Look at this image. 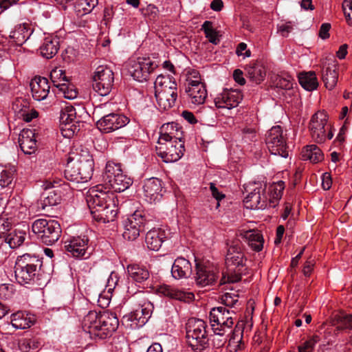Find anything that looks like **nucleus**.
Wrapping results in <instances>:
<instances>
[{"label": "nucleus", "instance_id": "f257e3e1", "mask_svg": "<svg viewBox=\"0 0 352 352\" xmlns=\"http://www.w3.org/2000/svg\"><path fill=\"white\" fill-rule=\"evenodd\" d=\"M86 200L91 214L96 221L106 223L114 221L117 214L114 195L104 191L102 184L91 188Z\"/></svg>", "mask_w": 352, "mask_h": 352}, {"label": "nucleus", "instance_id": "f03ea898", "mask_svg": "<svg viewBox=\"0 0 352 352\" xmlns=\"http://www.w3.org/2000/svg\"><path fill=\"white\" fill-rule=\"evenodd\" d=\"M119 325L118 318L115 313L109 311L97 312L90 311L82 321V327L91 338L101 340L111 336Z\"/></svg>", "mask_w": 352, "mask_h": 352}, {"label": "nucleus", "instance_id": "7ed1b4c3", "mask_svg": "<svg viewBox=\"0 0 352 352\" xmlns=\"http://www.w3.org/2000/svg\"><path fill=\"white\" fill-rule=\"evenodd\" d=\"M246 261L241 242L239 239L232 241L228 248L225 261L229 272L233 271L234 274L231 273L226 276L223 273L220 285H224L227 283H236L241 280V274L246 270Z\"/></svg>", "mask_w": 352, "mask_h": 352}, {"label": "nucleus", "instance_id": "20e7f679", "mask_svg": "<svg viewBox=\"0 0 352 352\" xmlns=\"http://www.w3.org/2000/svg\"><path fill=\"white\" fill-rule=\"evenodd\" d=\"M155 96L161 110H168L175 106L177 98V85L173 76L159 75L154 82Z\"/></svg>", "mask_w": 352, "mask_h": 352}, {"label": "nucleus", "instance_id": "39448f33", "mask_svg": "<svg viewBox=\"0 0 352 352\" xmlns=\"http://www.w3.org/2000/svg\"><path fill=\"white\" fill-rule=\"evenodd\" d=\"M207 324L201 319L191 318L186 324V342L195 352H201L208 346Z\"/></svg>", "mask_w": 352, "mask_h": 352}, {"label": "nucleus", "instance_id": "423d86ee", "mask_svg": "<svg viewBox=\"0 0 352 352\" xmlns=\"http://www.w3.org/2000/svg\"><path fill=\"white\" fill-rule=\"evenodd\" d=\"M42 261L34 255L24 254L19 256L14 266L16 280L21 285L29 283L41 267Z\"/></svg>", "mask_w": 352, "mask_h": 352}, {"label": "nucleus", "instance_id": "0eeeda50", "mask_svg": "<svg viewBox=\"0 0 352 352\" xmlns=\"http://www.w3.org/2000/svg\"><path fill=\"white\" fill-rule=\"evenodd\" d=\"M32 230L47 245L56 243L61 234L60 226L55 220L37 219L32 223Z\"/></svg>", "mask_w": 352, "mask_h": 352}, {"label": "nucleus", "instance_id": "6e6552de", "mask_svg": "<svg viewBox=\"0 0 352 352\" xmlns=\"http://www.w3.org/2000/svg\"><path fill=\"white\" fill-rule=\"evenodd\" d=\"M309 130L311 138L318 144L324 143L333 136L331 126L328 124V115L324 111H318L312 116Z\"/></svg>", "mask_w": 352, "mask_h": 352}, {"label": "nucleus", "instance_id": "1a4fd4ad", "mask_svg": "<svg viewBox=\"0 0 352 352\" xmlns=\"http://www.w3.org/2000/svg\"><path fill=\"white\" fill-rule=\"evenodd\" d=\"M93 89L100 96H107L111 91L114 76L112 70L105 65L98 66L93 75Z\"/></svg>", "mask_w": 352, "mask_h": 352}, {"label": "nucleus", "instance_id": "9d476101", "mask_svg": "<svg viewBox=\"0 0 352 352\" xmlns=\"http://www.w3.org/2000/svg\"><path fill=\"white\" fill-rule=\"evenodd\" d=\"M184 140H172L157 142L156 152L164 162H174L179 160L184 155Z\"/></svg>", "mask_w": 352, "mask_h": 352}, {"label": "nucleus", "instance_id": "9b49d317", "mask_svg": "<svg viewBox=\"0 0 352 352\" xmlns=\"http://www.w3.org/2000/svg\"><path fill=\"white\" fill-rule=\"evenodd\" d=\"M267 148L272 155H280L286 158L288 151L283 130L280 126H273L267 133L265 138Z\"/></svg>", "mask_w": 352, "mask_h": 352}, {"label": "nucleus", "instance_id": "f8f14e48", "mask_svg": "<svg viewBox=\"0 0 352 352\" xmlns=\"http://www.w3.org/2000/svg\"><path fill=\"white\" fill-rule=\"evenodd\" d=\"M146 219L143 211L136 210L123 223V237L128 241H134L144 230Z\"/></svg>", "mask_w": 352, "mask_h": 352}, {"label": "nucleus", "instance_id": "ddd939ff", "mask_svg": "<svg viewBox=\"0 0 352 352\" xmlns=\"http://www.w3.org/2000/svg\"><path fill=\"white\" fill-rule=\"evenodd\" d=\"M59 119L61 134L65 138H71L80 131L76 121V109L72 105L65 106L61 109Z\"/></svg>", "mask_w": 352, "mask_h": 352}, {"label": "nucleus", "instance_id": "4468645a", "mask_svg": "<svg viewBox=\"0 0 352 352\" xmlns=\"http://www.w3.org/2000/svg\"><path fill=\"white\" fill-rule=\"evenodd\" d=\"M155 67L156 65L149 58H139L131 61L129 72L135 80L142 82L147 80Z\"/></svg>", "mask_w": 352, "mask_h": 352}, {"label": "nucleus", "instance_id": "2eb2a0df", "mask_svg": "<svg viewBox=\"0 0 352 352\" xmlns=\"http://www.w3.org/2000/svg\"><path fill=\"white\" fill-rule=\"evenodd\" d=\"M129 122V119L124 115L109 113L97 121L98 129L103 133H111L116 131Z\"/></svg>", "mask_w": 352, "mask_h": 352}, {"label": "nucleus", "instance_id": "dca6fc26", "mask_svg": "<svg viewBox=\"0 0 352 352\" xmlns=\"http://www.w3.org/2000/svg\"><path fill=\"white\" fill-rule=\"evenodd\" d=\"M337 65V60L333 56L326 57L322 62V80L329 90L333 89L338 82Z\"/></svg>", "mask_w": 352, "mask_h": 352}, {"label": "nucleus", "instance_id": "f3484780", "mask_svg": "<svg viewBox=\"0 0 352 352\" xmlns=\"http://www.w3.org/2000/svg\"><path fill=\"white\" fill-rule=\"evenodd\" d=\"M242 100L243 94L241 91L225 89L221 93L217 95L214 102L217 108L231 109L238 107Z\"/></svg>", "mask_w": 352, "mask_h": 352}, {"label": "nucleus", "instance_id": "a211bd4d", "mask_svg": "<svg viewBox=\"0 0 352 352\" xmlns=\"http://www.w3.org/2000/svg\"><path fill=\"white\" fill-rule=\"evenodd\" d=\"M210 321L211 326L215 324V327L219 329H230L234 324L231 313L228 309L223 307H214L210 313Z\"/></svg>", "mask_w": 352, "mask_h": 352}, {"label": "nucleus", "instance_id": "6ab92c4d", "mask_svg": "<svg viewBox=\"0 0 352 352\" xmlns=\"http://www.w3.org/2000/svg\"><path fill=\"white\" fill-rule=\"evenodd\" d=\"M196 283L201 287L211 285L218 278V271L213 267L199 263L196 264Z\"/></svg>", "mask_w": 352, "mask_h": 352}, {"label": "nucleus", "instance_id": "aec40b11", "mask_svg": "<svg viewBox=\"0 0 352 352\" xmlns=\"http://www.w3.org/2000/svg\"><path fill=\"white\" fill-rule=\"evenodd\" d=\"M162 181L158 178L152 177L146 179L143 186L144 197L150 203L160 201L162 197Z\"/></svg>", "mask_w": 352, "mask_h": 352}, {"label": "nucleus", "instance_id": "412c9836", "mask_svg": "<svg viewBox=\"0 0 352 352\" xmlns=\"http://www.w3.org/2000/svg\"><path fill=\"white\" fill-rule=\"evenodd\" d=\"M81 152L82 153H77L74 158L85 182L91 178L94 163L92 156L87 151L82 150Z\"/></svg>", "mask_w": 352, "mask_h": 352}, {"label": "nucleus", "instance_id": "4be33fe9", "mask_svg": "<svg viewBox=\"0 0 352 352\" xmlns=\"http://www.w3.org/2000/svg\"><path fill=\"white\" fill-rule=\"evenodd\" d=\"M156 291L160 295L184 302L192 301L195 297L192 292H186L175 287L165 284L157 286Z\"/></svg>", "mask_w": 352, "mask_h": 352}, {"label": "nucleus", "instance_id": "5701e85b", "mask_svg": "<svg viewBox=\"0 0 352 352\" xmlns=\"http://www.w3.org/2000/svg\"><path fill=\"white\" fill-rule=\"evenodd\" d=\"M89 239L86 236L73 237L65 242V250L76 258L83 257L87 254Z\"/></svg>", "mask_w": 352, "mask_h": 352}, {"label": "nucleus", "instance_id": "b1692460", "mask_svg": "<svg viewBox=\"0 0 352 352\" xmlns=\"http://www.w3.org/2000/svg\"><path fill=\"white\" fill-rule=\"evenodd\" d=\"M160 135L157 142L172 140H184V132L181 126L175 122L164 124L160 128Z\"/></svg>", "mask_w": 352, "mask_h": 352}, {"label": "nucleus", "instance_id": "393cba45", "mask_svg": "<svg viewBox=\"0 0 352 352\" xmlns=\"http://www.w3.org/2000/svg\"><path fill=\"white\" fill-rule=\"evenodd\" d=\"M186 92L191 103L195 104H204L208 96L205 83H200L199 81L189 82V85L186 87Z\"/></svg>", "mask_w": 352, "mask_h": 352}, {"label": "nucleus", "instance_id": "a878e982", "mask_svg": "<svg viewBox=\"0 0 352 352\" xmlns=\"http://www.w3.org/2000/svg\"><path fill=\"white\" fill-rule=\"evenodd\" d=\"M30 86L32 97L36 100H45L50 93L49 81L45 77L35 76L32 79Z\"/></svg>", "mask_w": 352, "mask_h": 352}, {"label": "nucleus", "instance_id": "bb28decb", "mask_svg": "<svg viewBox=\"0 0 352 352\" xmlns=\"http://www.w3.org/2000/svg\"><path fill=\"white\" fill-rule=\"evenodd\" d=\"M153 310V305L148 300H144L142 304L131 313L130 320L135 322L137 326H142L150 318Z\"/></svg>", "mask_w": 352, "mask_h": 352}, {"label": "nucleus", "instance_id": "cd10ccee", "mask_svg": "<svg viewBox=\"0 0 352 352\" xmlns=\"http://www.w3.org/2000/svg\"><path fill=\"white\" fill-rule=\"evenodd\" d=\"M241 236L255 252H260L263 248L264 239L261 231L258 230H241L239 231Z\"/></svg>", "mask_w": 352, "mask_h": 352}, {"label": "nucleus", "instance_id": "c85d7f7f", "mask_svg": "<svg viewBox=\"0 0 352 352\" xmlns=\"http://www.w3.org/2000/svg\"><path fill=\"white\" fill-rule=\"evenodd\" d=\"M19 142L21 150L25 154H32L36 150V140L32 129L22 130L19 134Z\"/></svg>", "mask_w": 352, "mask_h": 352}, {"label": "nucleus", "instance_id": "c756f323", "mask_svg": "<svg viewBox=\"0 0 352 352\" xmlns=\"http://www.w3.org/2000/svg\"><path fill=\"white\" fill-rule=\"evenodd\" d=\"M165 237L164 230L160 228H153L146 233L145 243L149 250L157 251L161 248Z\"/></svg>", "mask_w": 352, "mask_h": 352}, {"label": "nucleus", "instance_id": "7c9ffc66", "mask_svg": "<svg viewBox=\"0 0 352 352\" xmlns=\"http://www.w3.org/2000/svg\"><path fill=\"white\" fill-rule=\"evenodd\" d=\"M33 30L28 24L17 25L10 35V42L16 45L21 46L31 36Z\"/></svg>", "mask_w": 352, "mask_h": 352}, {"label": "nucleus", "instance_id": "2f4dec72", "mask_svg": "<svg viewBox=\"0 0 352 352\" xmlns=\"http://www.w3.org/2000/svg\"><path fill=\"white\" fill-rule=\"evenodd\" d=\"M192 271L191 264L184 258L179 257L175 260L171 273L175 278L179 279L187 277Z\"/></svg>", "mask_w": 352, "mask_h": 352}, {"label": "nucleus", "instance_id": "473e14b6", "mask_svg": "<svg viewBox=\"0 0 352 352\" xmlns=\"http://www.w3.org/2000/svg\"><path fill=\"white\" fill-rule=\"evenodd\" d=\"M50 188L49 185L45 187L46 192L43 193V200L41 201L40 205L43 210L50 206H56L61 201V195L60 190L54 189L55 186Z\"/></svg>", "mask_w": 352, "mask_h": 352}, {"label": "nucleus", "instance_id": "72a5a7b5", "mask_svg": "<svg viewBox=\"0 0 352 352\" xmlns=\"http://www.w3.org/2000/svg\"><path fill=\"white\" fill-rule=\"evenodd\" d=\"M114 182H111L107 186H103V190L109 192H111V190L120 192L128 189L133 184L132 179L124 174V173L118 175L117 178L114 179Z\"/></svg>", "mask_w": 352, "mask_h": 352}, {"label": "nucleus", "instance_id": "f704fd0d", "mask_svg": "<svg viewBox=\"0 0 352 352\" xmlns=\"http://www.w3.org/2000/svg\"><path fill=\"white\" fill-rule=\"evenodd\" d=\"M58 50L59 42L56 38L46 37L40 47L41 56L47 59L54 57Z\"/></svg>", "mask_w": 352, "mask_h": 352}, {"label": "nucleus", "instance_id": "c9c22d12", "mask_svg": "<svg viewBox=\"0 0 352 352\" xmlns=\"http://www.w3.org/2000/svg\"><path fill=\"white\" fill-rule=\"evenodd\" d=\"M127 272L134 281L140 283L147 280L150 276L148 270L145 266L138 264L128 265Z\"/></svg>", "mask_w": 352, "mask_h": 352}, {"label": "nucleus", "instance_id": "e433bc0d", "mask_svg": "<svg viewBox=\"0 0 352 352\" xmlns=\"http://www.w3.org/2000/svg\"><path fill=\"white\" fill-rule=\"evenodd\" d=\"M245 69L246 76L256 84H260L265 78L266 71L261 64H250Z\"/></svg>", "mask_w": 352, "mask_h": 352}, {"label": "nucleus", "instance_id": "4c0bfd02", "mask_svg": "<svg viewBox=\"0 0 352 352\" xmlns=\"http://www.w3.org/2000/svg\"><path fill=\"white\" fill-rule=\"evenodd\" d=\"M122 169L120 164L114 163L113 162H108L106 164L105 170L102 175V179L107 186L111 182H115L114 179L117 178L118 175L122 173Z\"/></svg>", "mask_w": 352, "mask_h": 352}, {"label": "nucleus", "instance_id": "58836bf2", "mask_svg": "<svg viewBox=\"0 0 352 352\" xmlns=\"http://www.w3.org/2000/svg\"><path fill=\"white\" fill-rule=\"evenodd\" d=\"M25 236L26 232L23 230L12 229L3 241L7 243L11 248L14 249L23 243Z\"/></svg>", "mask_w": 352, "mask_h": 352}, {"label": "nucleus", "instance_id": "ea45409f", "mask_svg": "<svg viewBox=\"0 0 352 352\" xmlns=\"http://www.w3.org/2000/svg\"><path fill=\"white\" fill-rule=\"evenodd\" d=\"M300 85L307 91H313L318 86V79L314 72H302L298 76Z\"/></svg>", "mask_w": 352, "mask_h": 352}, {"label": "nucleus", "instance_id": "a19ab883", "mask_svg": "<svg viewBox=\"0 0 352 352\" xmlns=\"http://www.w3.org/2000/svg\"><path fill=\"white\" fill-rule=\"evenodd\" d=\"M303 160H310L313 163H318L323 160V154L321 150L315 144L308 145L302 152Z\"/></svg>", "mask_w": 352, "mask_h": 352}, {"label": "nucleus", "instance_id": "79ce46f5", "mask_svg": "<svg viewBox=\"0 0 352 352\" xmlns=\"http://www.w3.org/2000/svg\"><path fill=\"white\" fill-rule=\"evenodd\" d=\"M67 179L76 182H84L74 157H70L65 170Z\"/></svg>", "mask_w": 352, "mask_h": 352}, {"label": "nucleus", "instance_id": "37998d69", "mask_svg": "<svg viewBox=\"0 0 352 352\" xmlns=\"http://www.w3.org/2000/svg\"><path fill=\"white\" fill-rule=\"evenodd\" d=\"M98 0H76L74 9L78 16H82L90 13L98 5Z\"/></svg>", "mask_w": 352, "mask_h": 352}, {"label": "nucleus", "instance_id": "c03bdc74", "mask_svg": "<svg viewBox=\"0 0 352 352\" xmlns=\"http://www.w3.org/2000/svg\"><path fill=\"white\" fill-rule=\"evenodd\" d=\"M261 188H256L245 197L243 202L247 208L258 209L264 206L261 203Z\"/></svg>", "mask_w": 352, "mask_h": 352}, {"label": "nucleus", "instance_id": "a18cd8bd", "mask_svg": "<svg viewBox=\"0 0 352 352\" xmlns=\"http://www.w3.org/2000/svg\"><path fill=\"white\" fill-rule=\"evenodd\" d=\"M11 323L12 325L17 329H28L33 324V322L30 320V318H28L27 315L20 311L12 315Z\"/></svg>", "mask_w": 352, "mask_h": 352}, {"label": "nucleus", "instance_id": "49530a36", "mask_svg": "<svg viewBox=\"0 0 352 352\" xmlns=\"http://www.w3.org/2000/svg\"><path fill=\"white\" fill-rule=\"evenodd\" d=\"M333 324L338 330L350 331L352 327V315L340 313L335 316Z\"/></svg>", "mask_w": 352, "mask_h": 352}, {"label": "nucleus", "instance_id": "de8ad7c7", "mask_svg": "<svg viewBox=\"0 0 352 352\" xmlns=\"http://www.w3.org/2000/svg\"><path fill=\"white\" fill-rule=\"evenodd\" d=\"M212 329L214 334L212 336V342L214 347L219 349L222 347L227 341L225 334L226 330L215 327V324H212Z\"/></svg>", "mask_w": 352, "mask_h": 352}, {"label": "nucleus", "instance_id": "09e8293b", "mask_svg": "<svg viewBox=\"0 0 352 352\" xmlns=\"http://www.w3.org/2000/svg\"><path fill=\"white\" fill-rule=\"evenodd\" d=\"M59 86L58 87L59 93L62 94L64 98L72 100L77 97L78 91L74 85L66 82Z\"/></svg>", "mask_w": 352, "mask_h": 352}, {"label": "nucleus", "instance_id": "8fccbe9b", "mask_svg": "<svg viewBox=\"0 0 352 352\" xmlns=\"http://www.w3.org/2000/svg\"><path fill=\"white\" fill-rule=\"evenodd\" d=\"M50 79L56 87H59V85L68 82L65 72L61 68L56 67L50 72Z\"/></svg>", "mask_w": 352, "mask_h": 352}, {"label": "nucleus", "instance_id": "3c124183", "mask_svg": "<svg viewBox=\"0 0 352 352\" xmlns=\"http://www.w3.org/2000/svg\"><path fill=\"white\" fill-rule=\"evenodd\" d=\"M202 30L205 33L206 37L210 43L217 44L219 41L217 37V32L213 28L211 21H206L202 25Z\"/></svg>", "mask_w": 352, "mask_h": 352}, {"label": "nucleus", "instance_id": "603ef678", "mask_svg": "<svg viewBox=\"0 0 352 352\" xmlns=\"http://www.w3.org/2000/svg\"><path fill=\"white\" fill-rule=\"evenodd\" d=\"M13 180V171L0 165V186L1 188L8 187Z\"/></svg>", "mask_w": 352, "mask_h": 352}, {"label": "nucleus", "instance_id": "864d4df0", "mask_svg": "<svg viewBox=\"0 0 352 352\" xmlns=\"http://www.w3.org/2000/svg\"><path fill=\"white\" fill-rule=\"evenodd\" d=\"M142 14L151 21H155L158 17L159 10L153 4H148L146 8L140 9Z\"/></svg>", "mask_w": 352, "mask_h": 352}, {"label": "nucleus", "instance_id": "5fc2aeb1", "mask_svg": "<svg viewBox=\"0 0 352 352\" xmlns=\"http://www.w3.org/2000/svg\"><path fill=\"white\" fill-rule=\"evenodd\" d=\"M12 229V223L8 218L0 217V239L4 241Z\"/></svg>", "mask_w": 352, "mask_h": 352}, {"label": "nucleus", "instance_id": "6e6d98bb", "mask_svg": "<svg viewBox=\"0 0 352 352\" xmlns=\"http://www.w3.org/2000/svg\"><path fill=\"white\" fill-rule=\"evenodd\" d=\"M320 340L318 336H314L298 346L299 352H312L315 344Z\"/></svg>", "mask_w": 352, "mask_h": 352}, {"label": "nucleus", "instance_id": "4d7b16f0", "mask_svg": "<svg viewBox=\"0 0 352 352\" xmlns=\"http://www.w3.org/2000/svg\"><path fill=\"white\" fill-rule=\"evenodd\" d=\"M239 296L232 293H226L221 298V302L226 307H233L238 302Z\"/></svg>", "mask_w": 352, "mask_h": 352}, {"label": "nucleus", "instance_id": "13d9d810", "mask_svg": "<svg viewBox=\"0 0 352 352\" xmlns=\"http://www.w3.org/2000/svg\"><path fill=\"white\" fill-rule=\"evenodd\" d=\"M14 293V286L10 284H1L0 285V298L2 299L10 298Z\"/></svg>", "mask_w": 352, "mask_h": 352}, {"label": "nucleus", "instance_id": "bf43d9fd", "mask_svg": "<svg viewBox=\"0 0 352 352\" xmlns=\"http://www.w3.org/2000/svg\"><path fill=\"white\" fill-rule=\"evenodd\" d=\"M342 8L348 24L351 25L352 23L351 19V11H352V0H344Z\"/></svg>", "mask_w": 352, "mask_h": 352}, {"label": "nucleus", "instance_id": "052dcab7", "mask_svg": "<svg viewBox=\"0 0 352 352\" xmlns=\"http://www.w3.org/2000/svg\"><path fill=\"white\" fill-rule=\"evenodd\" d=\"M28 108V103L23 98H17L12 104V109L19 113H22Z\"/></svg>", "mask_w": 352, "mask_h": 352}, {"label": "nucleus", "instance_id": "680f3d73", "mask_svg": "<svg viewBox=\"0 0 352 352\" xmlns=\"http://www.w3.org/2000/svg\"><path fill=\"white\" fill-rule=\"evenodd\" d=\"M349 118H346L344 124H342V127L340 129L339 133L336 138L337 140L340 142V143L343 142L345 140V133L347 131L349 126Z\"/></svg>", "mask_w": 352, "mask_h": 352}, {"label": "nucleus", "instance_id": "e2e57ef3", "mask_svg": "<svg viewBox=\"0 0 352 352\" xmlns=\"http://www.w3.org/2000/svg\"><path fill=\"white\" fill-rule=\"evenodd\" d=\"M210 189L213 197L217 200V208H218L220 206L219 201L225 197V195L220 192L213 183L210 184Z\"/></svg>", "mask_w": 352, "mask_h": 352}, {"label": "nucleus", "instance_id": "0e129e2a", "mask_svg": "<svg viewBox=\"0 0 352 352\" xmlns=\"http://www.w3.org/2000/svg\"><path fill=\"white\" fill-rule=\"evenodd\" d=\"M331 29V24L328 23H322L320 26V30H319V36L322 39H327L329 37V30Z\"/></svg>", "mask_w": 352, "mask_h": 352}, {"label": "nucleus", "instance_id": "69168bd1", "mask_svg": "<svg viewBox=\"0 0 352 352\" xmlns=\"http://www.w3.org/2000/svg\"><path fill=\"white\" fill-rule=\"evenodd\" d=\"M332 185V179L329 173H324L322 177V186L325 190H329Z\"/></svg>", "mask_w": 352, "mask_h": 352}, {"label": "nucleus", "instance_id": "338daca9", "mask_svg": "<svg viewBox=\"0 0 352 352\" xmlns=\"http://www.w3.org/2000/svg\"><path fill=\"white\" fill-rule=\"evenodd\" d=\"M242 335H243V331H241V329L239 327H238V326H236V327L234 328V330L233 331L232 336L230 339V344L233 343V342H236V343L240 342L241 343V340H242Z\"/></svg>", "mask_w": 352, "mask_h": 352}, {"label": "nucleus", "instance_id": "774afa93", "mask_svg": "<svg viewBox=\"0 0 352 352\" xmlns=\"http://www.w3.org/2000/svg\"><path fill=\"white\" fill-rule=\"evenodd\" d=\"M315 262L314 260L311 258H309L305 263L303 267V274L305 276H310L314 266Z\"/></svg>", "mask_w": 352, "mask_h": 352}]
</instances>
